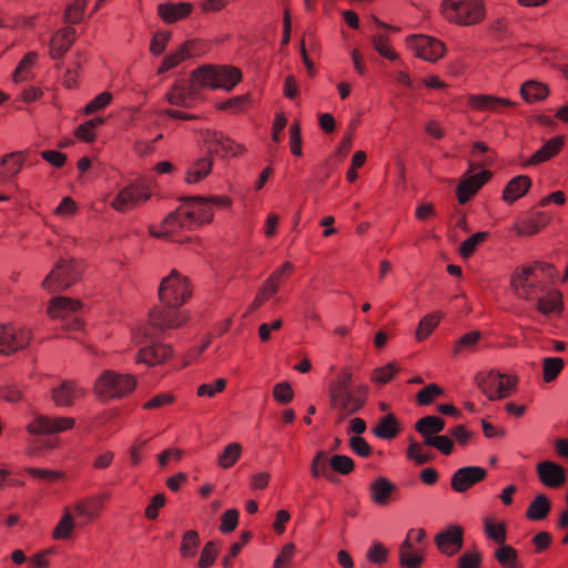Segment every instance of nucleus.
<instances>
[{"label": "nucleus", "mask_w": 568, "mask_h": 568, "mask_svg": "<svg viewBox=\"0 0 568 568\" xmlns=\"http://www.w3.org/2000/svg\"><path fill=\"white\" fill-rule=\"evenodd\" d=\"M487 470L479 466H466L457 469L450 479L452 489L456 493H465L467 489L484 480Z\"/></svg>", "instance_id": "obj_19"}, {"label": "nucleus", "mask_w": 568, "mask_h": 568, "mask_svg": "<svg viewBox=\"0 0 568 568\" xmlns=\"http://www.w3.org/2000/svg\"><path fill=\"white\" fill-rule=\"evenodd\" d=\"M485 532L488 538L493 539L495 542L501 545L506 539V528L504 524L495 525L490 520L485 521Z\"/></svg>", "instance_id": "obj_61"}, {"label": "nucleus", "mask_w": 568, "mask_h": 568, "mask_svg": "<svg viewBox=\"0 0 568 568\" xmlns=\"http://www.w3.org/2000/svg\"><path fill=\"white\" fill-rule=\"evenodd\" d=\"M75 528H79L78 521L73 518L71 509L64 508L60 520L52 530L51 536L54 540H68L72 538V534Z\"/></svg>", "instance_id": "obj_33"}, {"label": "nucleus", "mask_w": 568, "mask_h": 568, "mask_svg": "<svg viewBox=\"0 0 568 568\" xmlns=\"http://www.w3.org/2000/svg\"><path fill=\"white\" fill-rule=\"evenodd\" d=\"M327 453L324 450H320L315 454L312 465H311V474L313 477L317 478L320 476L325 477L328 480H332L333 475L327 467Z\"/></svg>", "instance_id": "obj_47"}, {"label": "nucleus", "mask_w": 568, "mask_h": 568, "mask_svg": "<svg viewBox=\"0 0 568 568\" xmlns=\"http://www.w3.org/2000/svg\"><path fill=\"white\" fill-rule=\"evenodd\" d=\"M82 308L79 300H71L64 296L53 297L48 306V314L52 318H71L69 329H79L82 325L81 321L75 316Z\"/></svg>", "instance_id": "obj_16"}, {"label": "nucleus", "mask_w": 568, "mask_h": 568, "mask_svg": "<svg viewBox=\"0 0 568 568\" xmlns=\"http://www.w3.org/2000/svg\"><path fill=\"white\" fill-rule=\"evenodd\" d=\"M104 499L106 497L101 495L83 497L67 508L71 509L73 518L78 521V527L82 528L100 517Z\"/></svg>", "instance_id": "obj_14"}, {"label": "nucleus", "mask_w": 568, "mask_h": 568, "mask_svg": "<svg viewBox=\"0 0 568 568\" xmlns=\"http://www.w3.org/2000/svg\"><path fill=\"white\" fill-rule=\"evenodd\" d=\"M26 160L23 152H11L0 161V183L10 182L21 171Z\"/></svg>", "instance_id": "obj_26"}, {"label": "nucleus", "mask_w": 568, "mask_h": 568, "mask_svg": "<svg viewBox=\"0 0 568 568\" xmlns=\"http://www.w3.org/2000/svg\"><path fill=\"white\" fill-rule=\"evenodd\" d=\"M536 473L540 483L548 488H559L565 485L567 480L565 468L551 460L538 463Z\"/></svg>", "instance_id": "obj_20"}, {"label": "nucleus", "mask_w": 568, "mask_h": 568, "mask_svg": "<svg viewBox=\"0 0 568 568\" xmlns=\"http://www.w3.org/2000/svg\"><path fill=\"white\" fill-rule=\"evenodd\" d=\"M195 83L197 82L192 75L190 80H178L165 95L168 102L172 105L187 106V101L196 94Z\"/></svg>", "instance_id": "obj_23"}, {"label": "nucleus", "mask_w": 568, "mask_h": 568, "mask_svg": "<svg viewBox=\"0 0 568 568\" xmlns=\"http://www.w3.org/2000/svg\"><path fill=\"white\" fill-rule=\"evenodd\" d=\"M295 555V545L293 542L285 544L274 560L273 568H291L292 560Z\"/></svg>", "instance_id": "obj_55"}, {"label": "nucleus", "mask_w": 568, "mask_h": 568, "mask_svg": "<svg viewBox=\"0 0 568 568\" xmlns=\"http://www.w3.org/2000/svg\"><path fill=\"white\" fill-rule=\"evenodd\" d=\"M398 366L395 363H388L382 367H377L372 372V382L378 385H384L393 379L398 372Z\"/></svg>", "instance_id": "obj_50"}, {"label": "nucleus", "mask_w": 568, "mask_h": 568, "mask_svg": "<svg viewBox=\"0 0 568 568\" xmlns=\"http://www.w3.org/2000/svg\"><path fill=\"white\" fill-rule=\"evenodd\" d=\"M348 444L353 453L363 458L369 457L373 452L371 445L361 436H352Z\"/></svg>", "instance_id": "obj_63"}, {"label": "nucleus", "mask_w": 568, "mask_h": 568, "mask_svg": "<svg viewBox=\"0 0 568 568\" xmlns=\"http://www.w3.org/2000/svg\"><path fill=\"white\" fill-rule=\"evenodd\" d=\"M213 159L211 155L201 156L194 160L185 173V182L195 184L205 179L212 171Z\"/></svg>", "instance_id": "obj_28"}, {"label": "nucleus", "mask_w": 568, "mask_h": 568, "mask_svg": "<svg viewBox=\"0 0 568 568\" xmlns=\"http://www.w3.org/2000/svg\"><path fill=\"white\" fill-rule=\"evenodd\" d=\"M85 390L73 381H64L51 389V399L59 407H70L82 398Z\"/></svg>", "instance_id": "obj_21"}, {"label": "nucleus", "mask_w": 568, "mask_h": 568, "mask_svg": "<svg viewBox=\"0 0 568 568\" xmlns=\"http://www.w3.org/2000/svg\"><path fill=\"white\" fill-rule=\"evenodd\" d=\"M444 428V419L437 416H424L415 424V429L419 434L430 433L438 435Z\"/></svg>", "instance_id": "obj_44"}, {"label": "nucleus", "mask_w": 568, "mask_h": 568, "mask_svg": "<svg viewBox=\"0 0 568 568\" xmlns=\"http://www.w3.org/2000/svg\"><path fill=\"white\" fill-rule=\"evenodd\" d=\"M242 445L240 443H231L224 447L217 457V465L222 469L232 467L241 457Z\"/></svg>", "instance_id": "obj_41"}, {"label": "nucleus", "mask_w": 568, "mask_h": 568, "mask_svg": "<svg viewBox=\"0 0 568 568\" xmlns=\"http://www.w3.org/2000/svg\"><path fill=\"white\" fill-rule=\"evenodd\" d=\"M204 142L209 150V155L213 159L216 155L221 159L237 156L245 151V148L229 136L217 131H206Z\"/></svg>", "instance_id": "obj_15"}, {"label": "nucleus", "mask_w": 568, "mask_h": 568, "mask_svg": "<svg viewBox=\"0 0 568 568\" xmlns=\"http://www.w3.org/2000/svg\"><path fill=\"white\" fill-rule=\"evenodd\" d=\"M191 297V287L187 277L176 270L161 281L159 298L164 305L181 307Z\"/></svg>", "instance_id": "obj_7"}, {"label": "nucleus", "mask_w": 568, "mask_h": 568, "mask_svg": "<svg viewBox=\"0 0 568 568\" xmlns=\"http://www.w3.org/2000/svg\"><path fill=\"white\" fill-rule=\"evenodd\" d=\"M136 381L133 375L119 374L104 371L94 384V394L103 399L119 398L128 395L135 388Z\"/></svg>", "instance_id": "obj_5"}, {"label": "nucleus", "mask_w": 568, "mask_h": 568, "mask_svg": "<svg viewBox=\"0 0 568 568\" xmlns=\"http://www.w3.org/2000/svg\"><path fill=\"white\" fill-rule=\"evenodd\" d=\"M200 545V537L195 530H187L182 536V542L180 546V554L183 558H191L195 555V551Z\"/></svg>", "instance_id": "obj_46"}, {"label": "nucleus", "mask_w": 568, "mask_h": 568, "mask_svg": "<svg viewBox=\"0 0 568 568\" xmlns=\"http://www.w3.org/2000/svg\"><path fill=\"white\" fill-rule=\"evenodd\" d=\"M542 364V378L546 383L555 381L562 372L565 363L560 357H545Z\"/></svg>", "instance_id": "obj_43"}, {"label": "nucleus", "mask_w": 568, "mask_h": 568, "mask_svg": "<svg viewBox=\"0 0 568 568\" xmlns=\"http://www.w3.org/2000/svg\"><path fill=\"white\" fill-rule=\"evenodd\" d=\"M516 103L509 99L498 98L488 94H473L468 97V105L481 112H501L506 108H511Z\"/></svg>", "instance_id": "obj_22"}, {"label": "nucleus", "mask_w": 568, "mask_h": 568, "mask_svg": "<svg viewBox=\"0 0 568 568\" xmlns=\"http://www.w3.org/2000/svg\"><path fill=\"white\" fill-rule=\"evenodd\" d=\"M192 6L187 2L162 3L158 7V13L165 23H174L187 17Z\"/></svg>", "instance_id": "obj_31"}, {"label": "nucleus", "mask_w": 568, "mask_h": 568, "mask_svg": "<svg viewBox=\"0 0 568 568\" xmlns=\"http://www.w3.org/2000/svg\"><path fill=\"white\" fill-rule=\"evenodd\" d=\"M181 48L189 59L203 55L209 50V44L202 39H191L183 42Z\"/></svg>", "instance_id": "obj_51"}, {"label": "nucleus", "mask_w": 568, "mask_h": 568, "mask_svg": "<svg viewBox=\"0 0 568 568\" xmlns=\"http://www.w3.org/2000/svg\"><path fill=\"white\" fill-rule=\"evenodd\" d=\"M399 423L394 414H388L378 419L372 433L381 439H393L399 433Z\"/></svg>", "instance_id": "obj_35"}, {"label": "nucleus", "mask_w": 568, "mask_h": 568, "mask_svg": "<svg viewBox=\"0 0 568 568\" xmlns=\"http://www.w3.org/2000/svg\"><path fill=\"white\" fill-rule=\"evenodd\" d=\"M31 335L28 329L11 325L0 326V354L9 355L29 345Z\"/></svg>", "instance_id": "obj_17"}, {"label": "nucleus", "mask_w": 568, "mask_h": 568, "mask_svg": "<svg viewBox=\"0 0 568 568\" xmlns=\"http://www.w3.org/2000/svg\"><path fill=\"white\" fill-rule=\"evenodd\" d=\"M564 145L562 136L549 139L540 149H538L526 162V165H537L554 158Z\"/></svg>", "instance_id": "obj_29"}, {"label": "nucleus", "mask_w": 568, "mask_h": 568, "mask_svg": "<svg viewBox=\"0 0 568 568\" xmlns=\"http://www.w3.org/2000/svg\"><path fill=\"white\" fill-rule=\"evenodd\" d=\"M495 558L504 568H519L517 550L505 542L496 549Z\"/></svg>", "instance_id": "obj_42"}, {"label": "nucleus", "mask_w": 568, "mask_h": 568, "mask_svg": "<svg viewBox=\"0 0 568 568\" xmlns=\"http://www.w3.org/2000/svg\"><path fill=\"white\" fill-rule=\"evenodd\" d=\"M75 40V29L68 27L59 30L50 41V57L58 60L71 48Z\"/></svg>", "instance_id": "obj_27"}, {"label": "nucleus", "mask_w": 568, "mask_h": 568, "mask_svg": "<svg viewBox=\"0 0 568 568\" xmlns=\"http://www.w3.org/2000/svg\"><path fill=\"white\" fill-rule=\"evenodd\" d=\"M184 225L187 230L197 229L213 220L214 213L204 196H191L181 205Z\"/></svg>", "instance_id": "obj_9"}, {"label": "nucleus", "mask_w": 568, "mask_h": 568, "mask_svg": "<svg viewBox=\"0 0 568 568\" xmlns=\"http://www.w3.org/2000/svg\"><path fill=\"white\" fill-rule=\"evenodd\" d=\"M443 394V389L436 384H429L416 395V402L420 406L430 404L435 397Z\"/></svg>", "instance_id": "obj_58"}, {"label": "nucleus", "mask_w": 568, "mask_h": 568, "mask_svg": "<svg viewBox=\"0 0 568 568\" xmlns=\"http://www.w3.org/2000/svg\"><path fill=\"white\" fill-rule=\"evenodd\" d=\"M439 318L440 316L436 313H430L424 316L420 320L415 333L417 341H424L427 338L438 325Z\"/></svg>", "instance_id": "obj_48"}, {"label": "nucleus", "mask_w": 568, "mask_h": 568, "mask_svg": "<svg viewBox=\"0 0 568 568\" xmlns=\"http://www.w3.org/2000/svg\"><path fill=\"white\" fill-rule=\"evenodd\" d=\"M81 276V267L74 260H59L52 271L42 281V287L48 292H58L69 288Z\"/></svg>", "instance_id": "obj_8"}, {"label": "nucleus", "mask_w": 568, "mask_h": 568, "mask_svg": "<svg viewBox=\"0 0 568 568\" xmlns=\"http://www.w3.org/2000/svg\"><path fill=\"white\" fill-rule=\"evenodd\" d=\"M551 508L548 497L544 494L537 495L529 504L526 510V517L532 521H540L545 519Z\"/></svg>", "instance_id": "obj_37"}, {"label": "nucleus", "mask_w": 568, "mask_h": 568, "mask_svg": "<svg viewBox=\"0 0 568 568\" xmlns=\"http://www.w3.org/2000/svg\"><path fill=\"white\" fill-rule=\"evenodd\" d=\"M476 384L489 400L508 397L515 389L518 378L495 371L478 373L475 377Z\"/></svg>", "instance_id": "obj_6"}, {"label": "nucleus", "mask_w": 568, "mask_h": 568, "mask_svg": "<svg viewBox=\"0 0 568 568\" xmlns=\"http://www.w3.org/2000/svg\"><path fill=\"white\" fill-rule=\"evenodd\" d=\"M423 561V552L414 550L412 541L406 538L399 546V565L404 568H418Z\"/></svg>", "instance_id": "obj_36"}, {"label": "nucleus", "mask_w": 568, "mask_h": 568, "mask_svg": "<svg viewBox=\"0 0 568 568\" xmlns=\"http://www.w3.org/2000/svg\"><path fill=\"white\" fill-rule=\"evenodd\" d=\"M173 354V349L169 344L153 343L141 348L136 354V362L144 363L149 366L162 364Z\"/></svg>", "instance_id": "obj_25"}, {"label": "nucleus", "mask_w": 568, "mask_h": 568, "mask_svg": "<svg viewBox=\"0 0 568 568\" xmlns=\"http://www.w3.org/2000/svg\"><path fill=\"white\" fill-rule=\"evenodd\" d=\"M112 101V94L108 91H104L100 94H98L93 100H91L84 108L85 114H91L93 112H97L106 105L110 104Z\"/></svg>", "instance_id": "obj_62"}, {"label": "nucleus", "mask_w": 568, "mask_h": 568, "mask_svg": "<svg viewBox=\"0 0 568 568\" xmlns=\"http://www.w3.org/2000/svg\"><path fill=\"white\" fill-rule=\"evenodd\" d=\"M407 457L414 460L417 465H424L430 460V456L424 452L423 445L412 437L409 438Z\"/></svg>", "instance_id": "obj_54"}, {"label": "nucleus", "mask_w": 568, "mask_h": 568, "mask_svg": "<svg viewBox=\"0 0 568 568\" xmlns=\"http://www.w3.org/2000/svg\"><path fill=\"white\" fill-rule=\"evenodd\" d=\"M388 550L379 541H374L371 548L366 552V559L376 565H382L387 560Z\"/></svg>", "instance_id": "obj_57"}, {"label": "nucleus", "mask_w": 568, "mask_h": 568, "mask_svg": "<svg viewBox=\"0 0 568 568\" xmlns=\"http://www.w3.org/2000/svg\"><path fill=\"white\" fill-rule=\"evenodd\" d=\"M332 469L341 475H348L354 470V462L346 455H334L329 459Z\"/></svg>", "instance_id": "obj_52"}, {"label": "nucleus", "mask_w": 568, "mask_h": 568, "mask_svg": "<svg viewBox=\"0 0 568 568\" xmlns=\"http://www.w3.org/2000/svg\"><path fill=\"white\" fill-rule=\"evenodd\" d=\"M531 185V180L527 175L513 178L503 191V200L513 203L524 196Z\"/></svg>", "instance_id": "obj_32"}, {"label": "nucleus", "mask_w": 568, "mask_h": 568, "mask_svg": "<svg viewBox=\"0 0 568 568\" xmlns=\"http://www.w3.org/2000/svg\"><path fill=\"white\" fill-rule=\"evenodd\" d=\"M353 374L348 368H342L328 385V398L333 410L336 412V423H343L348 416L359 412L367 398V387H353Z\"/></svg>", "instance_id": "obj_1"}, {"label": "nucleus", "mask_w": 568, "mask_h": 568, "mask_svg": "<svg viewBox=\"0 0 568 568\" xmlns=\"http://www.w3.org/2000/svg\"><path fill=\"white\" fill-rule=\"evenodd\" d=\"M180 307L160 304L149 313V325L155 331L164 332L182 326L187 316L179 310Z\"/></svg>", "instance_id": "obj_10"}, {"label": "nucleus", "mask_w": 568, "mask_h": 568, "mask_svg": "<svg viewBox=\"0 0 568 568\" xmlns=\"http://www.w3.org/2000/svg\"><path fill=\"white\" fill-rule=\"evenodd\" d=\"M184 222V215L182 214L180 206L178 210L171 212L165 216V219L162 222V229H165L166 232L172 233L180 229H186Z\"/></svg>", "instance_id": "obj_53"}, {"label": "nucleus", "mask_w": 568, "mask_h": 568, "mask_svg": "<svg viewBox=\"0 0 568 568\" xmlns=\"http://www.w3.org/2000/svg\"><path fill=\"white\" fill-rule=\"evenodd\" d=\"M555 276L556 270L551 264L535 262L530 265H521L511 275V287L517 297L535 300L546 291Z\"/></svg>", "instance_id": "obj_2"}, {"label": "nucleus", "mask_w": 568, "mask_h": 568, "mask_svg": "<svg viewBox=\"0 0 568 568\" xmlns=\"http://www.w3.org/2000/svg\"><path fill=\"white\" fill-rule=\"evenodd\" d=\"M464 542V530L459 525H448L435 536L437 549L450 557L457 554Z\"/></svg>", "instance_id": "obj_18"}, {"label": "nucleus", "mask_w": 568, "mask_h": 568, "mask_svg": "<svg viewBox=\"0 0 568 568\" xmlns=\"http://www.w3.org/2000/svg\"><path fill=\"white\" fill-rule=\"evenodd\" d=\"M396 486L385 477H378L369 485V495L374 504L385 506L389 503Z\"/></svg>", "instance_id": "obj_30"}, {"label": "nucleus", "mask_w": 568, "mask_h": 568, "mask_svg": "<svg viewBox=\"0 0 568 568\" xmlns=\"http://www.w3.org/2000/svg\"><path fill=\"white\" fill-rule=\"evenodd\" d=\"M481 339L479 331H471L462 335L453 345L452 355L454 357L460 356L464 353L475 352L476 346Z\"/></svg>", "instance_id": "obj_38"}, {"label": "nucleus", "mask_w": 568, "mask_h": 568, "mask_svg": "<svg viewBox=\"0 0 568 568\" xmlns=\"http://www.w3.org/2000/svg\"><path fill=\"white\" fill-rule=\"evenodd\" d=\"M74 425L75 419L72 417L39 414L27 425V430L31 435H53L70 430Z\"/></svg>", "instance_id": "obj_11"}, {"label": "nucleus", "mask_w": 568, "mask_h": 568, "mask_svg": "<svg viewBox=\"0 0 568 568\" xmlns=\"http://www.w3.org/2000/svg\"><path fill=\"white\" fill-rule=\"evenodd\" d=\"M547 223V216L539 212L528 220L516 222L514 224V231L520 236H531L540 232Z\"/></svg>", "instance_id": "obj_34"}, {"label": "nucleus", "mask_w": 568, "mask_h": 568, "mask_svg": "<svg viewBox=\"0 0 568 568\" xmlns=\"http://www.w3.org/2000/svg\"><path fill=\"white\" fill-rule=\"evenodd\" d=\"M273 397L280 404H288L294 397L292 386L287 382L275 384L273 387Z\"/></svg>", "instance_id": "obj_59"}, {"label": "nucleus", "mask_w": 568, "mask_h": 568, "mask_svg": "<svg viewBox=\"0 0 568 568\" xmlns=\"http://www.w3.org/2000/svg\"><path fill=\"white\" fill-rule=\"evenodd\" d=\"M171 33L168 31L156 32L150 43V51L154 55H160L164 52L166 44L170 40Z\"/></svg>", "instance_id": "obj_64"}, {"label": "nucleus", "mask_w": 568, "mask_h": 568, "mask_svg": "<svg viewBox=\"0 0 568 568\" xmlns=\"http://www.w3.org/2000/svg\"><path fill=\"white\" fill-rule=\"evenodd\" d=\"M406 42L418 58L432 63L442 59L446 51L442 41L425 34L409 36Z\"/></svg>", "instance_id": "obj_13"}, {"label": "nucleus", "mask_w": 568, "mask_h": 568, "mask_svg": "<svg viewBox=\"0 0 568 568\" xmlns=\"http://www.w3.org/2000/svg\"><path fill=\"white\" fill-rule=\"evenodd\" d=\"M151 197L148 186L140 183H131L119 191L110 205L118 212L132 210L146 202Z\"/></svg>", "instance_id": "obj_12"}, {"label": "nucleus", "mask_w": 568, "mask_h": 568, "mask_svg": "<svg viewBox=\"0 0 568 568\" xmlns=\"http://www.w3.org/2000/svg\"><path fill=\"white\" fill-rule=\"evenodd\" d=\"M488 237L487 232H477L474 235L465 240L459 246V254L463 258L470 257L479 244L485 242Z\"/></svg>", "instance_id": "obj_49"}, {"label": "nucleus", "mask_w": 568, "mask_h": 568, "mask_svg": "<svg viewBox=\"0 0 568 568\" xmlns=\"http://www.w3.org/2000/svg\"><path fill=\"white\" fill-rule=\"evenodd\" d=\"M442 14L449 22L471 26L484 19L485 8L481 0H443Z\"/></svg>", "instance_id": "obj_4"}, {"label": "nucleus", "mask_w": 568, "mask_h": 568, "mask_svg": "<svg viewBox=\"0 0 568 568\" xmlns=\"http://www.w3.org/2000/svg\"><path fill=\"white\" fill-rule=\"evenodd\" d=\"M374 49L384 58L395 61L398 59L397 53L389 44V38L384 33H374L371 37Z\"/></svg>", "instance_id": "obj_45"}, {"label": "nucleus", "mask_w": 568, "mask_h": 568, "mask_svg": "<svg viewBox=\"0 0 568 568\" xmlns=\"http://www.w3.org/2000/svg\"><path fill=\"white\" fill-rule=\"evenodd\" d=\"M88 0H74L68 6L64 12V20L70 24H75L81 21L83 16V9Z\"/></svg>", "instance_id": "obj_56"}, {"label": "nucleus", "mask_w": 568, "mask_h": 568, "mask_svg": "<svg viewBox=\"0 0 568 568\" xmlns=\"http://www.w3.org/2000/svg\"><path fill=\"white\" fill-rule=\"evenodd\" d=\"M491 176L489 171H481L480 173L473 174L468 178L460 180L456 193L460 204H465L477 191L484 185Z\"/></svg>", "instance_id": "obj_24"}, {"label": "nucleus", "mask_w": 568, "mask_h": 568, "mask_svg": "<svg viewBox=\"0 0 568 568\" xmlns=\"http://www.w3.org/2000/svg\"><path fill=\"white\" fill-rule=\"evenodd\" d=\"M537 310L544 314L560 313L562 311L561 293L551 290L545 296H538Z\"/></svg>", "instance_id": "obj_39"}, {"label": "nucleus", "mask_w": 568, "mask_h": 568, "mask_svg": "<svg viewBox=\"0 0 568 568\" xmlns=\"http://www.w3.org/2000/svg\"><path fill=\"white\" fill-rule=\"evenodd\" d=\"M226 387L224 378H217L213 384H202L196 389L197 396L214 397L216 394L222 393Z\"/></svg>", "instance_id": "obj_60"}, {"label": "nucleus", "mask_w": 568, "mask_h": 568, "mask_svg": "<svg viewBox=\"0 0 568 568\" xmlns=\"http://www.w3.org/2000/svg\"><path fill=\"white\" fill-rule=\"evenodd\" d=\"M192 77L202 87L231 91L242 80V72L233 65H204L193 70Z\"/></svg>", "instance_id": "obj_3"}, {"label": "nucleus", "mask_w": 568, "mask_h": 568, "mask_svg": "<svg viewBox=\"0 0 568 568\" xmlns=\"http://www.w3.org/2000/svg\"><path fill=\"white\" fill-rule=\"evenodd\" d=\"M549 93L546 84L529 80L526 81L520 88L523 99L528 103H534L545 99Z\"/></svg>", "instance_id": "obj_40"}]
</instances>
